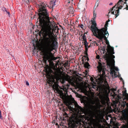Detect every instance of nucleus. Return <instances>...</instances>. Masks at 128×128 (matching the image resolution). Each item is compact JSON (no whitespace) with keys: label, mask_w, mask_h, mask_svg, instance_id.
I'll use <instances>...</instances> for the list:
<instances>
[{"label":"nucleus","mask_w":128,"mask_h":128,"mask_svg":"<svg viewBox=\"0 0 128 128\" xmlns=\"http://www.w3.org/2000/svg\"><path fill=\"white\" fill-rule=\"evenodd\" d=\"M66 104L70 110L73 112L74 116H72L70 118L69 125L71 128H76V126L81 123V122L84 118L87 119L88 121L90 118H94V114H98L101 112L100 109L101 105L100 102L96 104L95 105H90L89 106V117L86 118L84 115L83 108L78 105L77 103L72 97H68L66 98V95L64 94V104Z\"/></svg>","instance_id":"obj_1"},{"label":"nucleus","mask_w":128,"mask_h":128,"mask_svg":"<svg viewBox=\"0 0 128 128\" xmlns=\"http://www.w3.org/2000/svg\"><path fill=\"white\" fill-rule=\"evenodd\" d=\"M38 4L39 8L40 13L39 17L40 19L39 25L36 26L39 29H36L35 31L38 32H39V36H41L43 44L48 50L51 52L52 51L53 39L52 37L49 35L47 30V23L46 20H50L49 12L46 8V5L44 2H39Z\"/></svg>","instance_id":"obj_2"},{"label":"nucleus","mask_w":128,"mask_h":128,"mask_svg":"<svg viewBox=\"0 0 128 128\" xmlns=\"http://www.w3.org/2000/svg\"><path fill=\"white\" fill-rule=\"evenodd\" d=\"M63 90V91L61 90L59 92L60 100L58 104L60 106V112L59 113L60 125L58 123L56 124L58 128H64V92H63L64 91V89Z\"/></svg>","instance_id":"obj_3"},{"label":"nucleus","mask_w":128,"mask_h":128,"mask_svg":"<svg viewBox=\"0 0 128 128\" xmlns=\"http://www.w3.org/2000/svg\"><path fill=\"white\" fill-rule=\"evenodd\" d=\"M108 52V55L106 56V60L107 65L109 66L110 69V74L113 78L117 77L118 74V72H115V70L118 71L119 70L118 68L114 66L115 61L113 58H114L115 56L112 55L113 54H111L109 51L107 50Z\"/></svg>","instance_id":"obj_4"},{"label":"nucleus","mask_w":128,"mask_h":128,"mask_svg":"<svg viewBox=\"0 0 128 128\" xmlns=\"http://www.w3.org/2000/svg\"><path fill=\"white\" fill-rule=\"evenodd\" d=\"M97 68L98 72L100 73V76L97 81H98V83L100 85L104 86L103 84L104 82V84H105L106 85L107 84V82L105 80V70H106L105 66L103 64L99 62Z\"/></svg>","instance_id":"obj_5"},{"label":"nucleus","mask_w":128,"mask_h":128,"mask_svg":"<svg viewBox=\"0 0 128 128\" xmlns=\"http://www.w3.org/2000/svg\"><path fill=\"white\" fill-rule=\"evenodd\" d=\"M107 30V29H106V30H104L96 37L99 38L100 40H102V39H104L106 41V44L108 45L107 50L109 51L111 54H114V48L110 46L109 44V42L107 39L109 34Z\"/></svg>","instance_id":"obj_6"},{"label":"nucleus","mask_w":128,"mask_h":128,"mask_svg":"<svg viewBox=\"0 0 128 128\" xmlns=\"http://www.w3.org/2000/svg\"><path fill=\"white\" fill-rule=\"evenodd\" d=\"M108 23L106 22L104 25V28L101 29H98L96 27V24L95 22H93L91 26V28L94 35L96 36L101 33L103 31L107 29Z\"/></svg>","instance_id":"obj_7"},{"label":"nucleus","mask_w":128,"mask_h":128,"mask_svg":"<svg viewBox=\"0 0 128 128\" xmlns=\"http://www.w3.org/2000/svg\"><path fill=\"white\" fill-rule=\"evenodd\" d=\"M50 72V78L53 82H55L58 75V72L56 71H54L52 70H51Z\"/></svg>","instance_id":"obj_8"},{"label":"nucleus","mask_w":128,"mask_h":128,"mask_svg":"<svg viewBox=\"0 0 128 128\" xmlns=\"http://www.w3.org/2000/svg\"><path fill=\"white\" fill-rule=\"evenodd\" d=\"M76 86L79 89L83 90L84 89V85L83 82H77L76 83Z\"/></svg>","instance_id":"obj_9"},{"label":"nucleus","mask_w":128,"mask_h":128,"mask_svg":"<svg viewBox=\"0 0 128 128\" xmlns=\"http://www.w3.org/2000/svg\"><path fill=\"white\" fill-rule=\"evenodd\" d=\"M81 36H82V39L84 41V44L87 47L88 46V43L86 40V36L84 34V35L82 34Z\"/></svg>","instance_id":"obj_10"},{"label":"nucleus","mask_w":128,"mask_h":128,"mask_svg":"<svg viewBox=\"0 0 128 128\" xmlns=\"http://www.w3.org/2000/svg\"><path fill=\"white\" fill-rule=\"evenodd\" d=\"M57 0H52L50 1V7H49V6H48L49 8H53V7L55 6V5L56 4H55V3Z\"/></svg>","instance_id":"obj_11"},{"label":"nucleus","mask_w":128,"mask_h":128,"mask_svg":"<svg viewBox=\"0 0 128 128\" xmlns=\"http://www.w3.org/2000/svg\"><path fill=\"white\" fill-rule=\"evenodd\" d=\"M50 55L48 53L46 54L44 58V62L45 64H47V60H49L50 59Z\"/></svg>","instance_id":"obj_12"},{"label":"nucleus","mask_w":128,"mask_h":128,"mask_svg":"<svg viewBox=\"0 0 128 128\" xmlns=\"http://www.w3.org/2000/svg\"><path fill=\"white\" fill-rule=\"evenodd\" d=\"M96 102V101L94 100H90L89 101V104L88 106V111H89V106L90 105H94L95 104Z\"/></svg>","instance_id":"obj_13"},{"label":"nucleus","mask_w":128,"mask_h":128,"mask_svg":"<svg viewBox=\"0 0 128 128\" xmlns=\"http://www.w3.org/2000/svg\"><path fill=\"white\" fill-rule=\"evenodd\" d=\"M2 10L4 11V12H6V13H7L8 15L10 17V13L7 10H6V8L3 7L2 8Z\"/></svg>","instance_id":"obj_14"},{"label":"nucleus","mask_w":128,"mask_h":128,"mask_svg":"<svg viewBox=\"0 0 128 128\" xmlns=\"http://www.w3.org/2000/svg\"><path fill=\"white\" fill-rule=\"evenodd\" d=\"M85 46V50L84 52V54L86 55L85 57H86V58H88V57L87 56L88 55L87 52L88 51V46H87V47L86 46Z\"/></svg>","instance_id":"obj_15"},{"label":"nucleus","mask_w":128,"mask_h":128,"mask_svg":"<svg viewBox=\"0 0 128 128\" xmlns=\"http://www.w3.org/2000/svg\"><path fill=\"white\" fill-rule=\"evenodd\" d=\"M69 9L70 10V12H72L74 10L73 8L72 7V6H70L69 8Z\"/></svg>","instance_id":"obj_16"},{"label":"nucleus","mask_w":128,"mask_h":128,"mask_svg":"<svg viewBox=\"0 0 128 128\" xmlns=\"http://www.w3.org/2000/svg\"><path fill=\"white\" fill-rule=\"evenodd\" d=\"M84 66L85 68H88L89 67V64L88 63L86 62L84 64Z\"/></svg>","instance_id":"obj_17"},{"label":"nucleus","mask_w":128,"mask_h":128,"mask_svg":"<svg viewBox=\"0 0 128 128\" xmlns=\"http://www.w3.org/2000/svg\"><path fill=\"white\" fill-rule=\"evenodd\" d=\"M98 3H96V4L95 5L94 7V9H96V8H97V7L98 6Z\"/></svg>","instance_id":"obj_18"},{"label":"nucleus","mask_w":128,"mask_h":128,"mask_svg":"<svg viewBox=\"0 0 128 128\" xmlns=\"http://www.w3.org/2000/svg\"><path fill=\"white\" fill-rule=\"evenodd\" d=\"M27 3H28V2L29 3L31 2H35V0H27Z\"/></svg>","instance_id":"obj_19"},{"label":"nucleus","mask_w":128,"mask_h":128,"mask_svg":"<svg viewBox=\"0 0 128 128\" xmlns=\"http://www.w3.org/2000/svg\"><path fill=\"white\" fill-rule=\"evenodd\" d=\"M126 102H124L123 103H122V107H124V106L126 105Z\"/></svg>","instance_id":"obj_20"},{"label":"nucleus","mask_w":128,"mask_h":128,"mask_svg":"<svg viewBox=\"0 0 128 128\" xmlns=\"http://www.w3.org/2000/svg\"><path fill=\"white\" fill-rule=\"evenodd\" d=\"M0 118L2 120L3 119V118L2 116V113L1 111L0 110Z\"/></svg>","instance_id":"obj_21"},{"label":"nucleus","mask_w":128,"mask_h":128,"mask_svg":"<svg viewBox=\"0 0 128 128\" xmlns=\"http://www.w3.org/2000/svg\"><path fill=\"white\" fill-rule=\"evenodd\" d=\"M90 80L94 83V79L92 77H91L90 78Z\"/></svg>","instance_id":"obj_22"},{"label":"nucleus","mask_w":128,"mask_h":128,"mask_svg":"<svg viewBox=\"0 0 128 128\" xmlns=\"http://www.w3.org/2000/svg\"><path fill=\"white\" fill-rule=\"evenodd\" d=\"M26 84L27 86H28L29 85V83L26 80H25Z\"/></svg>","instance_id":"obj_23"},{"label":"nucleus","mask_w":128,"mask_h":128,"mask_svg":"<svg viewBox=\"0 0 128 128\" xmlns=\"http://www.w3.org/2000/svg\"><path fill=\"white\" fill-rule=\"evenodd\" d=\"M102 104H104L105 103V102L104 100L102 99Z\"/></svg>","instance_id":"obj_24"},{"label":"nucleus","mask_w":128,"mask_h":128,"mask_svg":"<svg viewBox=\"0 0 128 128\" xmlns=\"http://www.w3.org/2000/svg\"><path fill=\"white\" fill-rule=\"evenodd\" d=\"M100 57V56L99 55H97L96 56V58L98 59H99Z\"/></svg>","instance_id":"obj_25"},{"label":"nucleus","mask_w":128,"mask_h":128,"mask_svg":"<svg viewBox=\"0 0 128 128\" xmlns=\"http://www.w3.org/2000/svg\"><path fill=\"white\" fill-rule=\"evenodd\" d=\"M68 63V62L67 61H66V62L65 63H64V66L65 65L66 66L67 64Z\"/></svg>","instance_id":"obj_26"},{"label":"nucleus","mask_w":128,"mask_h":128,"mask_svg":"<svg viewBox=\"0 0 128 128\" xmlns=\"http://www.w3.org/2000/svg\"><path fill=\"white\" fill-rule=\"evenodd\" d=\"M70 1L69 0H68V1H66V3H70Z\"/></svg>","instance_id":"obj_27"},{"label":"nucleus","mask_w":128,"mask_h":128,"mask_svg":"<svg viewBox=\"0 0 128 128\" xmlns=\"http://www.w3.org/2000/svg\"><path fill=\"white\" fill-rule=\"evenodd\" d=\"M96 85H95L94 86H92V88H91V89H92V88H94V87H96ZM91 90H92V89H91Z\"/></svg>","instance_id":"obj_28"},{"label":"nucleus","mask_w":128,"mask_h":128,"mask_svg":"<svg viewBox=\"0 0 128 128\" xmlns=\"http://www.w3.org/2000/svg\"><path fill=\"white\" fill-rule=\"evenodd\" d=\"M126 97L128 99V94H126V95H125Z\"/></svg>","instance_id":"obj_29"},{"label":"nucleus","mask_w":128,"mask_h":128,"mask_svg":"<svg viewBox=\"0 0 128 128\" xmlns=\"http://www.w3.org/2000/svg\"><path fill=\"white\" fill-rule=\"evenodd\" d=\"M80 26V27H81L82 28H83V27L84 26H83V25H81Z\"/></svg>","instance_id":"obj_30"},{"label":"nucleus","mask_w":128,"mask_h":128,"mask_svg":"<svg viewBox=\"0 0 128 128\" xmlns=\"http://www.w3.org/2000/svg\"><path fill=\"white\" fill-rule=\"evenodd\" d=\"M126 110L128 113V108H126Z\"/></svg>","instance_id":"obj_31"},{"label":"nucleus","mask_w":128,"mask_h":128,"mask_svg":"<svg viewBox=\"0 0 128 128\" xmlns=\"http://www.w3.org/2000/svg\"><path fill=\"white\" fill-rule=\"evenodd\" d=\"M62 41H64V36H62Z\"/></svg>","instance_id":"obj_32"},{"label":"nucleus","mask_w":128,"mask_h":128,"mask_svg":"<svg viewBox=\"0 0 128 128\" xmlns=\"http://www.w3.org/2000/svg\"><path fill=\"white\" fill-rule=\"evenodd\" d=\"M64 78H63V82H62V84H64Z\"/></svg>","instance_id":"obj_33"},{"label":"nucleus","mask_w":128,"mask_h":128,"mask_svg":"<svg viewBox=\"0 0 128 128\" xmlns=\"http://www.w3.org/2000/svg\"><path fill=\"white\" fill-rule=\"evenodd\" d=\"M125 128V127L124 126H122L121 127V128Z\"/></svg>","instance_id":"obj_34"},{"label":"nucleus","mask_w":128,"mask_h":128,"mask_svg":"<svg viewBox=\"0 0 128 128\" xmlns=\"http://www.w3.org/2000/svg\"><path fill=\"white\" fill-rule=\"evenodd\" d=\"M94 16H95V17L96 16V14L94 13Z\"/></svg>","instance_id":"obj_35"},{"label":"nucleus","mask_w":128,"mask_h":128,"mask_svg":"<svg viewBox=\"0 0 128 128\" xmlns=\"http://www.w3.org/2000/svg\"><path fill=\"white\" fill-rule=\"evenodd\" d=\"M112 2H110V4H109V5H112Z\"/></svg>","instance_id":"obj_36"},{"label":"nucleus","mask_w":128,"mask_h":128,"mask_svg":"<svg viewBox=\"0 0 128 128\" xmlns=\"http://www.w3.org/2000/svg\"><path fill=\"white\" fill-rule=\"evenodd\" d=\"M126 8L128 10V6H127V5L126 4Z\"/></svg>","instance_id":"obj_37"},{"label":"nucleus","mask_w":128,"mask_h":128,"mask_svg":"<svg viewBox=\"0 0 128 128\" xmlns=\"http://www.w3.org/2000/svg\"><path fill=\"white\" fill-rule=\"evenodd\" d=\"M126 105L127 108H128V103H126Z\"/></svg>","instance_id":"obj_38"},{"label":"nucleus","mask_w":128,"mask_h":128,"mask_svg":"<svg viewBox=\"0 0 128 128\" xmlns=\"http://www.w3.org/2000/svg\"><path fill=\"white\" fill-rule=\"evenodd\" d=\"M66 114H67L66 113H65L64 112V116H65L66 115Z\"/></svg>","instance_id":"obj_39"},{"label":"nucleus","mask_w":128,"mask_h":128,"mask_svg":"<svg viewBox=\"0 0 128 128\" xmlns=\"http://www.w3.org/2000/svg\"><path fill=\"white\" fill-rule=\"evenodd\" d=\"M63 34L64 35V32L63 31Z\"/></svg>","instance_id":"obj_40"},{"label":"nucleus","mask_w":128,"mask_h":128,"mask_svg":"<svg viewBox=\"0 0 128 128\" xmlns=\"http://www.w3.org/2000/svg\"><path fill=\"white\" fill-rule=\"evenodd\" d=\"M64 80H65V75L64 74Z\"/></svg>","instance_id":"obj_41"},{"label":"nucleus","mask_w":128,"mask_h":128,"mask_svg":"<svg viewBox=\"0 0 128 128\" xmlns=\"http://www.w3.org/2000/svg\"><path fill=\"white\" fill-rule=\"evenodd\" d=\"M92 96L93 97V96H93V94H92Z\"/></svg>","instance_id":"obj_42"},{"label":"nucleus","mask_w":128,"mask_h":128,"mask_svg":"<svg viewBox=\"0 0 128 128\" xmlns=\"http://www.w3.org/2000/svg\"><path fill=\"white\" fill-rule=\"evenodd\" d=\"M63 58H64V56H63Z\"/></svg>","instance_id":"obj_43"},{"label":"nucleus","mask_w":128,"mask_h":128,"mask_svg":"<svg viewBox=\"0 0 128 128\" xmlns=\"http://www.w3.org/2000/svg\"><path fill=\"white\" fill-rule=\"evenodd\" d=\"M63 88H64V86H63Z\"/></svg>","instance_id":"obj_44"},{"label":"nucleus","mask_w":128,"mask_h":128,"mask_svg":"<svg viewBox=\"0 0 128 128\" xmlns=\"http://www.w3.org/2000/svg\"><path fill=\"white\" fill-rule=\"evenodd\" d=\"M64 40V41H65V40Z\"/></svg>","instance_id":"obj_45"},{"label":"nucleus","mask_w":128,"mask_h":128,"mask_svg":"<svg viewBox=\"0 0 128 128\" xmlns=\"http://www.w3.org/2000/svg\"><path fill=\"white\" fill-rule=\"evenodd\" d=\"M63 24L64 25V24L63 23Z\"/></svg>","instance_id":"obj_46"}]
</instances>
